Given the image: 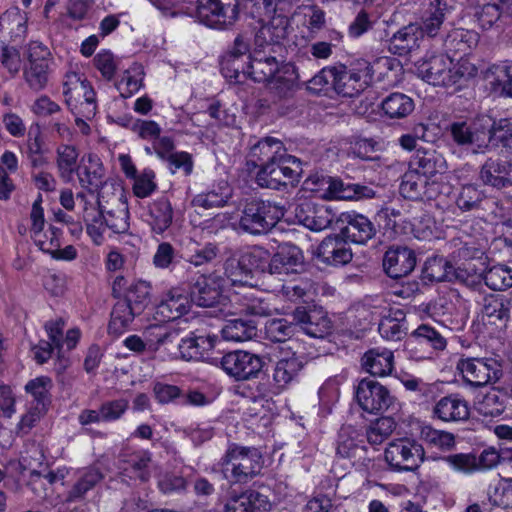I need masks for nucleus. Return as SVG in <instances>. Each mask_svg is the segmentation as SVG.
Here are the masks:
<instances>
[{"instance_id": "60", "label": "nucleus", "mask_w": 512, "mask_h": 512, "mask_svg": "<svg viewBox=\"0 0 512 512\" xmlns=\"http://www.w3.org/2000/svg\"><path fill=\"white\" fill-rule=\"evenodd\" d=\"M217 256V247L214 244L187 246L186 260L194 266H201L211 262Z\"/></svg>"}, {"instance_id": "61", "label": "nucleus", "mask_w": 512, "mask_h": 512, "mask_svg": "<svg viewBox=\"0 0 512 512\" xmlns=\"http://www.w3.org/2000/svg\"><path fill=\"white\" fill-rule=\"evenodd\" d=\"M296 326L285 319L269 321L265 327L267 338L274 342H284L293 335Z\"/></svg>"}, {"instance_id": "26", "label": "nucleus", "mask_w": 512, "mask_h": 512, "mask_svg": "<svg viewBox=\"0 0 512 512\" xmlns=\"http://www.w3.org/2000/svg\"><path fill=\"white\" fill-rule=\"evenodd\" d=\"M268 84L279 98L293 96L301 86L298 68L291 62L277 63L276 71Z\"/></svg>"}, {"instance_id": "6", "label": "nucleus", "mask_w": 512, "mask_h": 512, "mask_svg": "<svg viewBox=\"0 0 512 512\" xmlns=\"http://www.w3.org/2000/svg\"><path fill=\"white\" fill-rule=\"evenodd\" d=\"M301 174V161L285 153L277 162L264 164L257 172L256 181L261 187L279 189L281 186L296 185Z\"/></svg>"}, {"instance_id": "48", "label": "nucleus", "mask_w": 512, "mask_h": 512, "mask_svg": "<svg viewBox=\"0 0 512 512\" xmlns=\"http://www.w3.org/2000/svg\"><path fill=\"white\" fill-rule=\"evenodd\" d=\"M27 15L19 8L13 7L0 17V32L11 38L22 37L27 30Z\"/></svg>"}, {"instance_id": "28", "label": "nucleus", "mask_w": 512, "mask_h": 512, "mask_svg": "<svg viewBox=\"0 0 512 512\" xmlns=\"http://www.w3.org/2000/svg\"><path fill=\"white\" fill-rule=\"evenodd\" d=\"M278 61L275 57L267 55L262 50L249 52L247 62L242 65V73L255 82H269L275 73Z\"/></svg>"}, {"instance_id": "57", "label": "nucleus", "mask_w": 512, "mask_h": 512, "mask_svg": "<svg viewBox=\"0 0 512 512\" xmlns=\"http://www.w3.org/2000/svg\"><path fill=\"white\" fill-rule=\"evenodd\" d=\"M51 388L52 381L46 376L36 377L25 385L26 393L33 397L35 404H44L46 406L50 403Z\"/></svg>"}, {"instance_id": "25", "label": "nucleus", "mask_w": 512, "mask_h": 512, "mask_svg": "<svg viewBox=\"0 0 512 512\" xmlns=\"http://www.w3.org/2000/svg\"><path fill=\"white\" fill-rule=\"evenodd\" d=\"M77 175L81 185L87 188L91 194L86 196L91 199L94 191L100 192L105 183H113L105 180V170L100 158L94 154L82 157L78 165Z\"/></svg>"}, {"instance_id": "49", "label": "nucleus", "mask_w": 512, "mask_h": 512, "mask_svg": "<svg viewBox=\"0 0 512 512\" xmlns=\"http://www.w3.org/2000/svg\"><path fill=\"white\" fill-rule=\"evenodd\" d=\"M415 165L417 174L425 177L442 173L446 168L445 160L435 151H417Z\"/></svg>"}, {"instance_id": "62", "label": "nucleus", "mask_w": 512, "mask_h": 512, "mask_svg": "<svg viewBox=\"0 0 512 512\" xmlns=\"http://www.w3.org/2000/svg\"><path fill=\"white\" fill-rule=\"evenodd\" d=\"M134 179L133 192L139 198H145L151 195L156 189L155 173L151 169H144Z\"/></svg>"}, {"instance_id": "36", "label": "nucleus", "mask_w": 512, "mask_h": 512, "mask_svg": "<svg viewBox=\"0 0 512 512\" xmlns=\"http://www.w3.org/2000/svg\"><path fill=\"white\" fill-rule=\"evenodd\" d=\"M294 320L312 337H322L330 329V322L322 309L314 308L307 311L304 307H298L294 311Z\"/></svg>"}, {"instance_id": "1", "label": "nucleus", "mask_w": 512, "mask_h": 512, "mask_svg": "<svg viewBox=\"0 0 512 512\" xmlns=\"http://www.w3.org/2000/svg\"><path fill=\"white\" fill-rule=\"evenodd\" d=\"M263 467L260 451L252 447L232 445L220 462L225 479L234 482H247L258 475Z\"/></svg>"}, {"instance_id": "45", "label": "nucleus", "mask_w": 512, "mask_h": 512, "mask_svg": "<svg viewBox=\"0 0 512 512\" xmlns=\"http://www.w3.org/2000/svg\"><path fill=\"white\" fill-rule=\"evenodd\" d=\"M256 332L257 328L254 322L242 319L227 320L221 330L222 338L232 342L250 340L256 335Z\"/></svg>"}, {"instance_id": "30", "label": "nucleus", "mask_w": 512, "mask_h": 512, "mask_svg": "<svg viewBox=\"0 0 512 512\" xmlns=\"http://www.w3.org/2000/svg\"><path fill=\"white\" fill-rule=\"evenodd\" d=\"M340 220L347 224L342 230L343 236L353 243L364 244L375 234L371 221L354 211L342 213Z\"/></svg>"}, {"instance_id": "8", "label": "nucleus", "mask_w": 512, "mask_h": 512, "mask_svg": "<svg viewBox=\"0 0 512 512\" xmlns=\"http://www.w3.org/2000/svg\"><path fill=\"white\" fill-rule=\"evenodd\" d=\"M284 216V207L271 201L248 203L240 218L241 228L251 234L269 231Z\"/></svg>"}, {"instance_id": "39", "label": "nucleus", "mask_w": 512, "mask_h": 512, "mask_svg": "<svg viewBox=\"0 0 512 512\" xmlns=\"http://www.w3.org/2000/svg\"><path fill=\"white\" fill-rule=\"evenodd\" d=\"M172 219L173 210L167 199L160 198L150 204L146 221L154 233L165 232L170 227Z\"/></svg>"}, {"instance_id": "34", "label": "nucleus", "mask_w": 512, "mask_h": 512, "mask_svg": "<svg viewBox=\"0 0 512 512\" xmlns=\"http://www.w3.org/2000/svg\"><path fill=\"white\" fill-rule=\"evenodd\" d=\"M318 256L326 264L345 265L353 254L348 243L341 236L326 237L318 247Z\"/></svg>"}, {"instance_id": "2", "label": "nucleus", "mask_w": 512, "mask_h": 512, "mask_svg": "<svg viewBox=\"0 0 512 512\" xmlns=\"http://www.w3.org/2000/svg\"><path fill=\"white\" fill-rule=\"evenodd\" d=\"M268 251L259 246L240 250L226 262L225 273L227 281L232 286L252 287L253 272L264 271L268 259Z\"/></svg>"}, {"instance_id": "18", "label": "nucleus", "mask_w": 512, "mask_h": 512, "mask_svg": "<svg viewBox=\"0 0 512 512\" xmlns=\"http://www.w3.org/2000/svg\"><path fill=\"white\" fill-rule=\"evenodd\" d=\"M220 343L216 335H200L184 338L179 343V351L182 358L186 360H202L218 365L220 358L215 351Z\"/></svg>"}, {"instance_id": "46", "label": "nucleus", "mask_w": 512, "mask_h": 512, "mask_svg": "<svg viewBox=\"0 0 512 512\" xmlns=\"http://www.w3.org/2000/svg\"><path fill=\"white\" fill-rule=\"evenodd\" d=\"M419 437L426 445L444 452L453 450L456 445L453 433L437 430L431 425L421 426Z\"/></svg>"}, {"instance_id": "12", "label": "nucleus", "mask_w": 512, "mask_h": 512, "mask_svg": "<svg viewBox=\"0 0 512 512\" xmlns=\"http://www.w3.org/2000/svg\"><path fill=\"white\" fill-rule=\"evenodd\" d=\"M306 363L304 352L296 341H291L281 348L276 362L273 380L279 389L295 381Z\"/></svg>"}, {"instance_id": "41", "label": "nucleus", "mask_w": 512, "mask_h": 512, "mask_svg": "<svg viewBox=\"0 0 512 512\" xmlns=\"http://www.w3.org/2000/svg\"><path fill=\"white\" fill-rule=\"evenodd\" d=\"M151 457L147 451H137L123 460V474L130 479L145 481L150 477Z\"/></svg>"}, {"instance_id": "16", "label": "nucleus", "mask_w": 512, "mask_h": 512, "mask_svg": "<svg viewBox=\"0 0 512 512\" xmlns=\"http://www.w3.org/2000/svg\"><path fill=\"white\" fill-rule=\"evenodd\" d=\"M230 283L229 281L222 280L220 277L215 275L200 276L192 290L193 302L201 307H213L217 304H221L223 307L227 306L226 300L229 301V296L224 297L222 291ZM219 311L225 315L227 311L225 308H220Z\"/></svg>"}, {"instance_id": "13", "label": "nucleus", "mask_w": 512, "mask_h": 512, "mask_svg": "<svg viewBox=\"0 0 512 512\" xmlns=\"http://www.w3.org/2000/svg\"><path fill=\"white\" fill-rule=\"evenodd\" d=\"M425 451L421 444L406 437H399L387 443L386 463L397 470H413L424 460Z\"/></svg>"}, {"instance_id": "50", "label": "nucleus", "mask_w": 512, "mask_h": 512, "mask_svg": "<svg viewBox=\"0 0 512 512\" xmlns=\"http://www.w3.org/2000/svg\"><path fill=\"white\" fill-rule=\"evenodd\" d=\"M487 147L489 143L502 146L512 151V122L509 119L495 121L488 129L485 128Z\"/></svg>"}, {"instance_id": "35", "label": "nucleus", "mask_w": 512, "mask_h": 512, "mask_svg": "<svg viewBox=\"0 0 512 512\" xmlns=\"http://www.w3.org/2000/svg\"><path fill=\"white\" fill-rule=\"evenodd\" d=\"M83 204V220L86 223V231L91 240L96 245L104 242V232L108 228L104 222L103 215L96 208V198L94 195L88 199L85 195H78Z\"/></svg>"}, {"instance_id": "22", "label": "nucleus", "mask_w": 512, "mask_h": 512, "mask_svg": "<svg viewBox=\"0 0 512 512\" xmlns=\"http://www.w3.org/2000/svg\"><path fill=\"white\" fill-rule=\"evenodd\" d=\"M479 178L495 189L512 187V161L503 157H489L480 168Z\"/></svg>"}, {"instance_id": "40", "label": "nucleus", "mask_w": 512, "mask_h": 512, "mask_svg": "<svg viewBox=\"0 0 512 512\" xmlns=\"http://www.w3.org/2000/svg\"><path fill=\"white\" fill-rule=\"evenodd\" d=\"M232 196V190L226 181L213 185L207 192L197 194L192 205L197 208L210 209L224 206Z\"/></svg>"}, {"instance_id": "19", "label": "nucleus", "mask_w": 512, "mask_h": 512, "mask_svg": "<svg viewBox=\"0 0 512 512\" xmlns=\"http://www.w3.org/2000/svg\"><path fill=\"white\" fill-rule=\"evenodd\" d=\"M452 140L458 146L470 147L474 154L484 153L487 149L485 127L474 121L459 120L447 128Z\"/></svg>"}, {"instance_id": "63", "label": "nucleus", "mask_w": 512, "mask_h": 512, "mask_svg": "<svg viewBox=\"0 0 512 512\" xmlns=\"http://www.w3.org/2000/svg\"><path fill=\"white\" fill-rule=\"evenodd\" d=\"M176 250L169 242H161L153 255L152 263L157 269H170L176 260Z\"/></svg>"}, {"instance_id": "33", "label": "nucleus", "mask_w": 512, "mask_h": 512, "mask_svg": "<svg viewBox=\"0 0 512 512\" xmlns=\"http://www.w3.org/2000/svg\"><path fill=\"white\" fill-rule=\"evenodd\" d=\"M356 397L364 411L377 414L384 403V387L374 378H365L358 385Z\"/></svg>"}, {"instance_id": "4", "label": "nucleus", "mask_w": 512, "mask_h": 512, "mask_svg": "<svg viewBox=\"0 0 512 512\" xmlns=\"http://www.w3.org/2000/svg\"><path fill=\"white\" fill-rule=\"evenodd\" d=\"M65 102L73 115L93 119L97 112L95 91L86 77L76 71L66 73L63 82Z\"/></svg>"}, {"instance_id": "15", "label": "nucleus", "mask_w": 512, "mask_h": 512, "mask_svg": "<svg viewBox=\"0 0 512 512\" xmlns=\"http://www.w3.org/2000/svg\"><path fill=\"white\" fill-rule=\"evenodd\" d=\"M219 365L226 374L236 380H249L256 377L261 371L263 361L256 354L237 350L222 356Z\"/></svg>"}, {"instance_id": "38", "label": "nucleus", "mask_w": 512, "mask_h": 512, "mask_svg": "<svg viewBox=\"0 0 512 512\" xmlns=\"http://www.w3.org/2000/svg\"><path fill=\"white\" fill-rule=\"evenodd\" d=\"M448 12L445 0L431 1L421 15L420 30L429 37H435L440 30Z\"/></svg>"}, {"instance_id": "20", "label": "nucleus", "mask_w": 512, "mask_h": 512, "mask_svg": "<svg viewBox=\"0 0 512 512\" xmlns=\"http://www.w3.org/2000/svg\"><path fill=\"white\" fill-rule=\"evenodd\" d=\"M50 52L46 46L39 42H31L27 47L29 66L25 70V77L34 89H41L47 82Z\"/></svg>"}, {"instance_id": "24", "label": "nucleus", "mask_w": 512, "mask_h": 512, "mask_svg": "<svg viewBox=\"0 0 512 512\" xmlns=\"http://www.w3.org/2000/svg\"><path fill=\"white\" fill-rule=\"evenodd\" d=\"M151 284L144 280L128 281L123 276L116 277L113 282V292L117 295H123L124 302L129 303L137 311L142 312L150 302Z\"/></svg>"}, {"instance_id": "56", "label": "nucleus", "mask_w": 512, "mask_h": 512, "mask_svg": "<svg viewBox=\"0 0 512 512\" xmlns=\"http://www.w3.org/2000/svg\"><path fill=\"white\" fill-rule=\"evenodd\" d=\"M452 269L453 266L443 258L434 257L428 259L425 262L423 274L424 278L428 279L429 281H451L450 273Z\"/></svg>"}, {"instance_id": "31", "label": "nucleus", "mask_w": 512, "mask_h": 512, "mask_svg": "<svg viewBox=\"0 0 512 512\" xmlns=\"http://www.w3.org/2000/svg\"><path fill=\"white\" fill-rule=\"evenodd\" d=\"M386 275L392 279L402 278L413 271L416 265L414 251L407 247H390L386 251Z\"/></svg>"}, {"instance_id": "43", "label": "nucleus", "mask_w": 512, "mask_h": 512, "mask_svg": "<svg viewBox=\"0 0 512 512\" xmlns=\"http://www.w3.org/2000/svg\"><path fill=\"white\" fill-rule=\"evenodd\" d=\"M286 153L282 142L273 137H266L255 144L250 151L251 158H256L261 167L270 162H277Z\"/></svg>"}, {"instance_id": "21", "label": "nucleus", "mask_w": 512, "mask_h": 512, "mask_svg": "<svg viewBox=\"0 0 512 512\" xmlns=\"http://www.w3.org/2000/svg\"><path fill=\"white\" fill-rule=\"evenodd\" d=\"M335 218L332 208L304 201L295 208V220L311 231H322L330 226Z\"/></svg>"}, {"instance_id": "11", "label": "nucleus", "mask_w": 512, "mask_h": 512, "mask_svg": "<svg viewBox=\"0 0 512 512\" xmlns=\"http://www.w3.org/2000/svg\"><path fill=\"white\" fill-rule=\"evenodd\" d=\"M373 80L372 66L361 61L353 68L335 67L334 90L344 97H353L362 92Z\"/></svg>"}, {"instance_id": "23", "label": "nucleus", "mask_w": 512, "mask_h": 512, "mask_svg": "<svg viewBox=\"0 0 512 512\" xmlns=\"http://www.w3.org/2000/svg\"><path fill=\"white\" fill-rule=\"evenodd\" d=\"M191 309V300L178 289L167 292L157 305L153 319L160 322H171L185 317Z\"/></svg>"}, {"instance_id": "51", "label": "nucleus", "mask_w": 512, "mask_h": 512, "mask_svg": "<svg viewBox=\"0 0 512 512\" xmlns=\"http://www.w3.org/2000/svg\"><path fill=\"white\" fill-rule=\"evenodd\" d=\"M414 101L403 93H392L386 97V117L402 119L410 115L414 110Z\"/></svg>"}, {"instance_id": "29", "label": "nucleus", "mask_w": 512, "mask_h": 512, "mask_svg": "<svg viewBox=\"0 0 512 512\" xmlns=\"http://www.w3.org/2000/svg\"><path fill=\"white\" fill-rule=\"evenodd\" d=\"M270 508L267 496L254 490L231 494L224 504V512H266Z\"/></svg>"}, {"instance_id": "7", "label": "nucleus", "mask_w": 512, "mask_h": 512, "mask_svg": "<svg viewBox=\"0 0 512 512\" xmlns=\"http://www.w3.org/2000/svg\"><path fill=\"white\" fill-rule=\"evenodd\" d=\"M456 370L464 384L471 388H480L495 383L502 376L500 363L493 358L461 357Z\"/></svg>"}, {"instance_id": "14", "label": "nucleus", "mask_w": 512, "mask_h": 512, "mask_svg": "<svg viewBox=\"0 0 512 512\" xmlns=\"http://www.w3.org/2000/svg\"><path fill=\"white\" fill-rule=\"evenodd\" d=\"M303 251L290 242H284L277 246V249L270 259L267 272L270 276L282 277L298 274L304 267Z\"/></svg>"}, {"instance_id": "5", "label": "nucleus", "mask_w": 512, "mask_h": 512, "mask_svg": "<svg viewBox=\"0 0 512 512\" xmlns=\"http://www.w3.org/2000/svg\"><path fill=\"white\" fill-rule=\"evenodd\" d=\"M416 74L433 86L450 87L459 83L464 73L450 55L431 54L415 63Z\"/></svg>"}, {"instance_id": "53", "label": "nucleus", "mask_w": 512, "mask_h": 512, "mask_svg": "<svg viewBox=\"0 0 512 512\" xmlns=\"http://www.w3.org/2000/svg\"><path fill=\"white\" fill-rule=\"evenodd\" d=\"M78 152L75 147L70 145H61L57 149V167L60 177L65 181L73 178L77 166Z\"/></svg>"}, {"instance_id": "17", "label": "nucleus", "mask_w": 512, "mask_h": 512, "mask_svg": "<svg viewBox=\"0 0 512 512\" xmlns=\"http://www.w3.org/2000/svg\"><path fill=\"white\" fill-rule=\"evenodd\" d=\"M279 296L256 297L251 292H233L229 295V303H240L239 308L228 310L227 314L246 313L257 317H269L274 314L284 313L277 303Z\"/></svg>"}, {"instance_id": "52", "label": "nucleus", "mask_w": 512, "mask_h": 512, "mask_svg": "<svg viewBox=\"0 0 512 512\" xmlns=\"http://www.w3.org/2000/svg\"><path fill=\"white\" fill-rule=\"evenodd\" d=\"M410 343L423 346L429 344L433 351H442L446 348V339L433 327L421 324L411 335Z\"/></svg>"}, {"instance_id": "3", "label": "nucleus", "mask_w": 512, "mask_h": 512, "mask_svg": "<svg viewBox=\"0 0 512 512\" xmlns=\"http://www.w3.org/2000/svg\"><path fill=\"white\" fill-rule=\"evenodd\" d=\"M95 198L96 208L103 215L106 226L114 233L126 232L129 212L122 187L116 183H105Z\"/></svg>"}, {"instance_id": "10", "label": "nucleus", "mask_w": 512, "mask_h": 512, "mask_svg": "<svg viewBox=\"0 0 512 512\" xmlns=\"http://www.w3.org/2000/svg\"><path fill=\"white\" fill-rule=\"evenodd\" d=\"M42 196L38 195L29 215L30 236L34 244L44 253L51 255L60 247L61 231L53 226L46 227Z\"/></svg>"}, {"instance_id": "58", "label": "nucleus", "mask_w": 512, "mask_h": 512, "mask_svg": "<svg viewBox=\"0 0 512 512\" xmlns=\"http://www.w3.org/2000/svg\"><path fill=\"white\" fill-rule=\"evenodd\" d=\"M484 199V194L476 186L468 184L461 188V191L456 199L457 207L463 211H471L478 209Z\"/></svg>"}, {"instance_id": "9", "label": "nucleus", "mask_w": 512, "mask_h": 512, "mask_svg": "<svg viewBox=\"0 0 512 512\" xmlns=\"http://www.w3.org/2000/svg\"><path fill=\"white\" fill-rule=\"evenodd\" d=\"M309 182L314 185L310 189L325 199L358 200L372 198L375 192L372 188L357 184H345L343 181L330 176H312Z\"/></svg>"}, {"instance_id": "64", "label": "nucleus", "mask_w": 512, "mask_h": 512, "mask_svg": "<svg viewBox=\"0 0 512 512\" xmlns=\"http://www.w3.org/2000/svg\"><path fill=\"white\" fill-rule=\"evenodd\" d=\"M456 471L472 474L477 472L476 455L472 453H458L443 458Z\"/></svg>"}, {"instance_id": "44", "label": "nucleus", "mask_w": 512, "mask_h": 512, "mask_svg": "<svg viewBox=\"0 0 512 512\" xmlns=\"http://www.w3.org/2000/svg\"><path fill=\"white\" fill-rule=\"evenodd\" d=\"M140 313L129 303L124 301L118 302L111 313V320L108 326L109 333L116 336L123 334L130 327L135 316Z\"/></svg>"}, {"instance_id": "55", "label": "nucleus", "mask_w": 512, "mask_h": 512, "mask_svg": "<svg viewBox=\"0 0 512 512\" xmlns=\"http://www.w3.org/2000/svg\"><path fill=\"white\" fill-rule=\"evenodd\" d=\"M124 125L140 139L146 141L156 140L162 131L160 125L154 120L134 119L130 117L128 122Z\"/></svg>"}, {"instance_id": "47", "label": "nucleus", "mask_w": 512, "mask_h": 512, "mask_svg": "<svg viewBox=\"0 0 512 512\" xmlns=\"http://www.w3.org/2000/svg\"><path fill=\"white\" fill-rule=\"evenodd\" d=\"M143 79L144 70L142 65L133 63L123 72L120 80L117 82V90L122 97L129 98L140 90L143 85Z\"/></svg>"}, {"instance_id": "59", "label": "nucleus", "mask_w": 512, "mask_h": 512, "mask_svg": "<svg viewBox=\"0 0 512 512\" xmlns=\"http://www.w3.org/2000/svg\"><path fill=\"white\" fill-rule=\"evenodd\" d=\"M400 410L401 404L394 397L390 396L386 390V413L389 412L386 415V437L392 433H396L398 436L402 434L401 425L403 421Z\"/></svg>"}, {"instance_id": "37", "label": "nucleus", "mask_w": 512, "mask_h": 512, "mask_svg": "<svg viewBox=\"0 0 512 512\" xmlns=\"http://www.w3.org/2000/svg\"><path fill=\"white\" fill-rule=\"evenodd\" d=\"M477 42L478 34L476 32L460 28L453 29L446 35L443 41L446 51L445 55H450L451 58L457 54L466 55L477 45Z\"/></svg>"}, {"instance_id": "32", "label": "nucleus", "mask_w": 512, "mask_h": 512, "mask_svg": "<svg viewBox=\"0 0 512 512\" xmlns=\"http://www.w3.org/2000/svg\"><path fill=\"white\" fill-rule=\"evenodd\" d=\"M481 305V315L488 323L497 325L505 323L510 319V310L512 307L511 298L503 294H486L479 302Z\"/></svg>"}, {"instance_id": "27", "label": "nucleus", "mask_w": 512, "mask_h": 512, "mask_svg": "<svg viewBox=\"0 0 512 512\" xmlns=\"http://www.w3.org/2000/svg\"><path fill=\"white\" fill-rule=\"evenodd\" d=\"M432 415L443 422H459L469 418L470 409L468 402L459 394H449L435 403Z\"/></svg>"}, {"instance_id": "54", "label": "nucleus", "mask_w": 512, "mask_h": 512, "mask_svg": "<svg viewBox=\"0 0 512 512\" xmlns=\"http://www.w3.org/2000/svg\"><path fill=\"white\" fill-rule=\"evenodd\" d=\"M487 287L494 291H502L512 287V269L505 265H495L483 275Z\"/></svg>"}, {"instance_id": "42", "label": "nucleus", "mask_w": 512, "mask_h": 512, "mask_svg": "<svg viewBox=\"0 0 512 512\" xmlns=\"http://www.w3.org/2000/svg\"><path fill=\"white\" fill-rule=\"evenodd\" d=\"M507 394L498 389H491L475 402L476 411L484 417H498L506 409Z\"/></svg>"}]
</instances>
